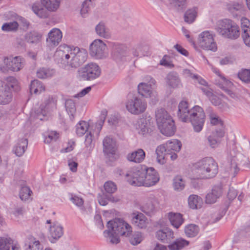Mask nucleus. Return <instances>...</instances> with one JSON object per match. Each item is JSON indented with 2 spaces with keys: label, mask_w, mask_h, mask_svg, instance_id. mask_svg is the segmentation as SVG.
I'll return each instance as SVG.
<instances>
[{
  "label": "nucleus",
  "mask_w": 250,
  "mask_h": 250,
  "mask_svg": "<svg viewBox=\"0 0 250 250\" xmlns=\"http://www.w3.org/2000/svg\"><path fill=\"white\" fill-rule=\"evenodd\" d=\"M206 62L212 71L216 74L218 77L216 81V84L218 85L220 88L226 92L230 97L234 98L235 95L233 92L234 88L233 83L222 76L219 69L214 67L207 60H206Z\"/></svg>",
  "instance_id": "18"
},
{
  "label": "nucleus",
  "mask_w": 250,
  "mask_h": 250,
  "mask_svg": "<svg viewBox=\"0 0 250 250\" xmlns=\"http://www.w3.org/2000/svg\"><path fill=\"white\" fill-rule=\"evenodd\" d=\"M242 37L245 45L250 47V30L242 32Z\"/></svg>",
  "instance_id": "62"
},
{
  "label": "nucleus",
  "mask_w": 250,
  "mask_h": 250,
  "mask_svg": "<svg viewBox=\"0 0 250 250\" xmlns=\"http://www.w3.org/2000/svg\"><path fill=\"white\" fill-rule=\"evenodd\" d=\"M155 236L157 239L164 243L168 242L174 237L173 231L168 227L157 230Z\"/></svg>",
  "instance_id": "27"
},
{
  "label": "nucleus",
  "mask_w": 250,
  "mask_h": 250,
  "mask_svg": "<svg viewBox=\"0 0 250 250\" xmlns=\"http://www.w3.org/2000/svg\"><path fill=\"white\" fill-rule=\"evenodd\" d=\"M198 8L197 7L188 9L185 13V21L188 23H192L194 22L198 16Z\"/></svg>",
  "instance_id": "36"
},
{
  "label": "nucleus",
  "mask_w": 250,
  "mask_h": 250,
  "mask_svg": "<svg viewBox=\"0 0 250 250\" xmlns=\"http://www.w3.org/2000/svg\"><path fill=\"white\" fill-rule=\"evenodd\" d=\"M78 74L84 80H93L100 76L101 69L97 63L90 62L81 68L78 71Z\"/></svg>",
  "instance_id": "17"
},
{
  "label": "nucleus",
  "mask_w": 250,
  "mask_h": 250,
  "mask_svg": "<svg viewBox=\"0 0 250 250\" xmlns=\"http://www.w3.org/2000/svg\"><path fill=\"white\" fill-rule=\"evenodd\" d=\"M7 84L0 81V104H7L11 102L12 95L10 88L13 87L17 83L16 79L13 77L7 79Z\"/></svg>",
  "instance_id": "16"
},
{
  "label": "nucleus",
  "mask_w": 250,
  "mask_h": 250,
  "mask_svg": "<svg viewBox=\"0 0 250 250\" xmlns=\"http://www.w3.org/2000/svg\"><path fill=\"white\" fill-rule=\"evenodd\" d=\"M89 124L85 121H80L75 126V132L77 136L82 137L88 131Z\"/></svg>",
  "instance_id": "38"
},
{
  "label": "nucleus",
  "mask_w": 250,
  "mask_h": 250,
  "mask_svg": "<svg viewBox=\"0 0 250 250\" xmlns=\"http://www.w3.org/2000/svg\"><path fill=\"white\" fill-rule=\"evenodd\" d=\"M97 34L103 38L108 39L110 34L108 29L105 27V24L103 22H99L95 27Z\"/></svg>",
  "instance_id": "42"
},
{
  "label": "nucleus",
  "mask_w": 250,
  "mask_h": 250,
  "mask_svg": "<svg viewBox=\"0 0 250 250\" xmlns=\"http://www.w3.org/2000/svg\"><path fill=\"white\" fill-rule=\"evenodd\" d=\"M221 194L222 190L220 188L216 187L213 188L211 191L208 193L206 196V203L210 204L214 203Z\"/></svg>",
  "instance_id": "35"
},
{
  "label": "nucleus",
  "mask_w": 250,
  "mask_h": 250,
  "mask_svg": "<svg viewBox=\"0 0 250 250\" xmlns=\"http://www.w3.org/2000/svg\"><path fill=\"white\" fill-rule=\"evenodd\" d=\"M155 83V80L151 77H146L145 81L140 83L138 85L139 93L146 98H149L151 100H156L157 97V93L153 88Z\"/></svg>",
  "instance_id": "15"
},
{
  "label": "nucleus",
  "mask_w": 250,
  "mask_h": 250,
  "mask_svg": "<svg viewBox=\"0 0 250 250\" xmlns=\"http://www.w3.org/2000/svg\"><path fill=\"white\" fill-rule=\"evenodd\" d=\"M204 94L209 98L212 104L215 105H218L221 103L220 98L217 97L212 92V90L208 86L205 85L201 88Z\"/></svg>",
  "instance_id": "37"
},
{
  "label": "nucleus",
  "mask_w": 250,
  "mask_h": 250,
  "mask_svg": "<svg viewBox=\"0 0 250 250\" xmlns=\"http://www.w3.org/2000/svg\"><path fill=\"white\" fill-rule=\"evenodd\" d=\"M155 199L156 197L154 195H150L146 202L142 206V211L148 215L153 213L155 210V207L152 203L156 202Z\"/></svg>",
  "instance_id": "32"
},
{
  "label": "nucleus",
  "mask_w": 250,
  "mask_h": 250,
  "mask_svg": "<svg viewBox=\"0 0 250 250\" xmlns=\"http://www.w3.org/2000/svg\"><path fill=\"white\" fill-rule=\"evenodd\" d=\"M104 188L105 192L109 194L114 193L117 189L116 185L111 181L106 182L104 184Z\"/></svg>",
  "instance_id": "56"
},
{
  "label": "nucleus",
  "mask_w": 250,
  "mask_h": 250,
  "mask_svg": "<svg viewBox=\"0 0 250 250\" xmlns=\"http://www.w3.org/2000/svg\"><path fill=\"white\" fill-rule=\"evenodd\" d=\"M156 125L160 132L164 136L171 137L176 131L174 121L164 109H158L155 112Z\"/></svg>",
  "instance_id": "5"
},
{
  "label": "nucleus",
  "mask_w": 250,
  "mask_h": 250,
  "mask_svg": "<svg viewBox=\"0 0 250 250\" xmlns=\"http://www.w3.org/2000/svg\"><path fill=\"white\" fill-rule=\"evenodd\" d=\"M239 79L244 82L250 81V70L248 69L242 70L238 73Z\"/></svg>",
  "instance_id": "59"
},
{
  "label": "nucleus",
  "mask_w": 250,
  "mask_h": 250,
  "mask_svg": "<svg viewBox=\"0 0 250 250\" xmlns=\"http://www.w3.org/2000/svg\"><path fill=\"white\" fill-rule=\"evenodd\" d=\"M84 144L85 146L90 149L94 146V138L92 136V132L89 130L85 137Z\"/></svg>",
  "instance_id": "58"
},
{
  "label": "nucleus",
  "mask_w": 250,
  "mask_h": 250,
  "mask_svg": "<svg viewBox=\"0 0 250 250\" xmlns=\"http://www.w3.org/2000/svg\"><path fill=\"white\" fill-rule=\"evenodd\" d=\"M126 110L131 114L139 115L145 112L147 108L146 102L142 98L134 96L129 98L125 103Z\"/></svg>",
  "instance_id": "9"
},
{
  "label": "nucleus",
  "mask_w": 250,
  "mask_h": 250,
  "mask_svg": "<svg viewBox=\"0 0 250 250\" xmlns=\"http://www.w3.org/2000/svg\"><path fill=\"white\" fill-rule=\"evenodd\" d=\"M192 44L194 48L198 51L204 50L215 52L217 49L214 36L208 31H205L201 33L196 40L192 42Z\"/></svg>",
  "instance_id": "7"
},
{
  "label": "nucleus",
  "mask_w": 250,
  "mask_h": 250,
  "mask_svg": "<svg viewBox=\"0 0 250 250\" xmlns=\"http://www.w3.org/2000/svg\"><path fill=\"white\" fill-rule=\"evenodd\" d=\"M28 145V141L26 139L21 138L17 141L13 148V152L18 157L23 155Z\"/></svg>",
  "instance_id": "29"
},
{
  "label": "nucleus",
  "mask_w": 250,
  "mask_h": 250,
  "mask_svg": "<svg viewBox=\"0 0 250 250\" xmlns=\"http://www.w3.org/2000/svg\"><path fill=\"white\" fill-rule=\"evenodd\" d=\"M65 108L71 119H73L76 115V109L75 104L72 100H67L65 102Z\"/></svg>",
  "instance_id": "49"
},
{
  "label": "nucleus",
  "mask_w": 250,
  "mask_h": 250,
  "mask_svg": "<svg viewBox=\"0 0 250 250\" xmlns=\"http://www.w3.org/2000/svg\"><path fill=\"white\" fill-rule=\"evenodd\" d=\"M106 44L101 39L94 40L89 45L90 56L95 60H103L108 56Z\"/></svg>",
  "instance_id": "12"
},
{
  "label": "nucleus",
  "mask_w": 250,
  "mask_h": 250,
  "mask_svg": "<svg viewBox=\"0 0 250 250\" xmlns=\"http://www.w3.org/2000/svg\"><path fill=\"white\" fill-rule=\"evenodd\" d=\"M172 185L174 190L181 191L185 188L186 182L182 176L178 175L174 178Z\"/></svg>",
  "instance_id": "47"
},
{
  "label": "nucleus",
  "mask_w": 250,
  "mask_h": 250,
  "mask_svg": "<svg viewBox=\"0 0 250 250\" xmlns=\"http://www.w3.org/2000/svg\"><path fill=\"white\" fill-rule=\"evenodd\" d=\"M168 220L171 225L175 229H178L184 223V219L182 214L176 212H168L165 215V218L160 219L158 224L162 227L167 224V221Z\"/></svg>",
  "instance_id": "20"
},
{
  "label": "nucleus",
  "mask_w": 250,
  "mask_h": 250,
  "mask_svg": "<svg viewBox=\"0 0 250 250\" xmlns=\"http://www.w3.org/2000/svg\"><path fill=\"white\" fill-rule=\"evenodd\" d=\"M25 38L28 42L37 43L41 41L42 35L36 32H31L27 34Z\"/></svg>",
  "instance_id": "52"
},
{
  "label": "nucleus",
  "mask_w": 250,
  "mask_h": 250,
  "mask_svg": "<svg viewBox=\"0 0 250 250\" xmlns=\"http://www.w3.org/2000/svg\"><path fill=\"white\" fill-rule=\"evenodd\" d=\"M6 18L7 19H14L15 21L4 23L1 27V29L4 31H16L19 25L24 21V19L13 12H8Z\"/></svg>",
  "instance_id": "22"
},
{
  "label": "nucleus",
  "mask_w": 250,
  "mask_h": 250,
  "mask_svg": "<svg viewBox=\"0 0 250 250\" xmlns=\"http://www.w3.org/2000/svg\"><path fill=\"white\" fill-rule=\"evenodd\" d=\"M43 138L44 143L50 144L53 142L57 141L60 137L59 132L55 130H48L43 133Z\"/></svg>",
  "instance_id": "33"
},
{
  "label": "nucleus",
  "mask_w": 250,
  "mask_h": 250,
  "mask_svg": "<svg viewBox=\"0 0 250 250\" xmlns=\"http://www.w3.org/2000/svg\"><path fill=\"white\" fill-rule=\"evenodd\" d=\"M45 227L47 230V238L51 243H56L64 234L63 227L59 222L47 220Z\"/></svg>",
  "instance_id": "11"
},
{
  "label": "nucleus",
  "mask_w": 250,
  "mask_h": 250,
  "mask_svg": "<svg viewBox=\"0 0 250 250\" xmlns=\"http://www.w3.org/2000/svg\"><path fill=\"white\" fill-rule=\"evenodd\" d=\"M227 9L231 13L241 11L243 9L244 6L242 2L233 1L227 4Z\"/></svg>",
  "instance_id": "50"
},
{
  "label": "nucleus",
  "mask_w": 250,
  "mask_h": 250,
  "mask_svg": "<svg viewBox=\"0 0 250 250\" xmlns=\"http://www.w3.org/2000/svg\"><path fill=\"white\" fill-rule=\"evenodd\" d=\"M188 205L190 208L197 209L200 208L203 204L202 198L197 195H190L188 199Z\"/></svg>",
  "instance_id": "31"
},
{
  "label": "nucleus",
  "mask_w": 250,
  "mask_h": 250,
  "mask_svg": "<svg viewBox=\"0 0 250 250\" xmlns=\"http://www.w3.org/2000/svg\"><path fill=\"white\" fill-rule=\"evenodd\" d=\"M217 33L224 38L235 40L240 35L239 26L229 19H223L217 21L215 27Z\"/></svg>",
  "instance_id": "6"
},
{
  "label": "nucleus",
  "mask_w": 250,
  "mask_h": 250,
  "mask_svg": "<svg viewBox=\"0 0 250 250\" xmlns=\"http://www.w3.org/2000/svg\"><path fill=\"white\" fill-rule=\"evenodd\" d=\"M109 201L111 202H117V199H115V197L110 196L108 198L104 194L99 195L98 196V201L101 206H105L108 204Z\"/></svg>",
  "instance_id": "55"
},
{
  "label": "nucleus",
  "mask_w": 250,
  "mask_h": 250,
  "mask_svg": "<svg viewBox=\"0 0 250 250\" xmlns=\"http://www.w3.org/2000/svg\"><path fill=\"white\" fill-rule=\"evenodd\" d=\"M107 229L104 231V236L112 244L120 241V236L129 237L132 233V227L122 219L115 218L107 222Z\"/></svg>",
  "instance_id": "3"
},
{
  "label": "nucleus",
  "mask_w": 250,
  "mask_h": 250,
  "mask_svg": "<svg viewBox=\"0 0 250 250\" xmlns=\"http://www.w3.org/2000/svg\"><path fill=\"white\" fill-rule=\"evenodd\" d=\"M51 104L49 103L46 104L45 106L42 105L40 110H37V112L35 111L31 113V116L36 118L37 119L39 120H44V117L46 114V112L49 110Z\"/></svg>",
  "instance_id": "41"
},
{
  "label": "nucleus",
  "mask_w": 250,
  "mask_h": 250,
  "mask_svg": "<svg viewBox=\"0 0 250 250\" xmlns=\"http://www.w3.org/2000/svg\"><path fill=\"white\" fill-rule=\"evenodd\" d=\"M155 155L156 161L158 164L164 165L167 163V150L164 145L161 144L156 147Z\"/></svg>",
  "instance_id": "28"
},
{
  "label": "nucleus",
  "mask_w": 250,
  "mask_h": 250,
  "mask_svg": "<svg viewBox=\"0 0 250 250\" xmlns=\"http://www.w3.org/2000/svg\"><path fill=\"white\" fill-rule=\"evenodd\" d=\"M163 144L166 148L167 154L169 156L170 160L176 161L178 158V154L182 149L181 141L177 139H171Z\"/></svg>",
  "instance_id": "19"
},
{
  "label": "nucleus",
  "mask_w": 250,
  "mask_h": 250,
  "mask_svg": "<svg viewBox=\"0 0 250 250\" xmlns=\"http://www.w3.org/2000/svg\"><path fill=\"white\" fill-rule=\"evenodd\" d=\"M200 229L195 224H190L186 225L184 228V232L188 237L193 238L196 237L199 233Z\"/></svg>",
  "instance_id": "39"
},
{
  "label": "nucleus",
  "mask_w": 250,
  "mask_h": 250,
  "mask_svg": "<svg viewBox=\"0 0 250 250\" xmlns=\"http://www.w3.org/2000/svg\"><path fill=\"white\" fill-rule=\"evenodd\" d=\"M241 28L242 32H244L245 30H250V21L246 17H242L240 20Z\"/></svg>",
  "instance_id": "60"
},
{
  "label": "nucleus",
  "mask_w": 250,
  "mask_h": 250,
  "mask_svg": "<svg viewBox=\"0 0 250 250\" xmlns=\"http://www.w3.org/2000/svg\"><path fill=\"white\" fill-rule=\"evenodd\" d=\"M189 244V242L188 241L184 238H180L176 239L174 241L170 243L167 247L169 250H180L188 246Z\"/></svg>",
  "instance_id": "34"
},
{
  "label": "nucleus",
  "mask_w": 250,
  "mask_h": 250,
  "mask_svg": "<svg viewBox=\"0 0 250 250\" xmlns=\"http://www.w3.org/2000/svg\"><path fill=\"white\" fill-rule=\"evenodd\" d=\"M167 248L166 246L155 243L152 244L147 250H167Z\"/></svg>",
  "instance_id": "64"
},
{
  "label": "nucleus",
  "mask_w": 250,
  "mask_h": 250,
  "mask_svg": "<svg viewBox=\"0 0 250 250\" xmlns=\"http://www.w3.org/2000/svg\"><path fill=\"white\" fill-rule=\"evenodd\" d=\"M135 127L138 135L143 137L152 135L155 130L153 120L150 117L140 119L135 124Z\"/></svg>",
  "instance_id": "13"
},
{
  "label": "nucleus",
  "mask_w": 250,
  "mask_h": 250,
  "mask_svg": "<svg viewBox=\"0 0 250 250\" xmlns=\"http://www.w3.org/2000/svg\"><path fill=\"white\" fill-rule=\"evenodd\" d=\"M25 250H43V247L40 241L33 237L28 238Z\"/></svg>",
  "instance_id": "40"
},
{
  "label": "nucleus",
  "mask_w": 250,
  "mask_h": 250,
  "mask_svg": "<svg viewBox=\"0 0 250 250\" xmlns=\"http://www.w3.org/2000/svg\"><path fill=\"white\" fill-rule=\"evenodd\" d=\"M188 122H190L196 132H200L203 128L205 120V114L202 108L195 105L190 109Z\"/></svg>",
  "instance_id": "14"
},
{
  "label": "nucleus",
  "mask_w": 250,
  "mask_h": 250,
  "mask_svg": "<svg viewBox=\"0 0 250 250\" xmlns=\"http://www.w3.org/2000/svg\"><path fill=\"white\" fill-rule=\"evenodd\" d=\"M62 38V33L58 28H54L48 33L46 38L47 49L51 50L57 46L61 42Z\"/></svg>",
  "instance_id": "21"
},
{
  "label": "nucleus",
  "mask_w": 250,
  "mask_h": 250,
  "mask_svg": "<svg viewBox=\"0 0 250 250\" xmlns=\"http://www.w3.org/2000/svg\"><path fill=\"white\" fill-rule=\"evenodd\" d=\"M93 0H85L82 4L80 10V15L83 18H87L89 14L90 9L92 7Z\"/></svg>",
  "instance_id": "48"
},
{
  "label": "nucleus",
  "mask_w": 250,
  "mask_h": 250,
  "mask_svg": "<svg viewBox=\"0 0 250 250\" xmlns=\"http://www.w3.org/2000/svg\"><path fill=\"white\" fill-rule=\"evenodd\" d=\"M103 151L105 155L110 157L115 154L117 150L116 141L112 138L106 137L103 142Z\"/></svg>",
  "instance_id": "24"
},
{
  "label": "nucleus",
  "mask_w": 250,
  "mask_h": 250,
  "mask_svg": "<svg viewBox=\"0 0 250 250\" xmlns=\"http://www.w3.org/2000/svg\"><path fill=\"white\" fill-rule=\"evenodd\" d=\"M55 72L54 69L41 68L38 70L37 76L41 79H45L53 76Z\"/></svg>",
  "instance_id": "51"
},
{
  "label": "nucleus",
  "mask_w": 250,
  "mask_h": 250,
  "mask_svg": "<svg viewBox=\"0 0 250 250\" xmlns=\"http://www.w3.org/2000/svg\"><path fill=\"white\" fill-rule=\"evenodd\" d=\"M24 59L20 56H10L4 57L0 63V70L3 72L10 70L18 72L22 68Z\"/></svg>",
  "instance_id": "10"
},
{
  "label": "nucleus",
  "mask_w": 250,
  "mask_h": 250,
  "mask_svg": "<svg viewBox=\"0 0 250 250\" xmlns=\"http://www.w3.org/2000/svg\"><path fill=\"white\" fill-rule=\"evenodd\" d=\"M41 3H35L32 7L33 12L39 17H47V11L54 12L59 7L61 0H40Z\"/></svg>",
  "instance_id": "8"
},
{
  "label": "nucleus",
  "mask_w": 250,
  "mask_h": 250,
  "mask_svg": "<svg viewBox=\"0 0 250 250\" xmlns=\"http://www.w3.org/2000/svg\"><path fill=\"white\" fill-rule=\"evenodd\" d=\"M166 85L167 88H175L181 86V82L176 74H168L165 79Z\"/></svg>",
  "instance_id": "30"
},
{
  "label": "nucleus",
  "mask_w": 250,
  "mask_h": 250,
  "mask_svg": "<svg viewBox=\"0 0 250 250\" xmlns=\"http://www.w3.org/2000/svg\"><path fill=\"white\" fill-rule=\"evenodd\" d=\"M146 157V153L142 148L129 152L126 155V159L134 163H141L144 161Z\"/></svg>",
  "instance_id": "26"
},
{
  "label": "nucleus",
  "mask_w": 250,
  "mask_h": 250,
  "mask_svg": "<svg viewBox=\"0 0 250 250\" xmlns=\"http://www.w3.org/2000/svg\"><path fill=\"white\" fill-rule=\"evenodd\" d=\"M45 90L43 84L38 80L33 81L30 85V91L35 94H39Z\"/></svg>",
  "instance_id": "45"
},
{
  "label": "nucleus",
  "mask_w": 250,
  "mask_h": 250,
  "mask_svg": "<svg viewBox=\"0 0 250 250\" xmlns=\"http://www.w3.org/2000/svg\"><path fill=\"white\" fill-rule=\"evenodd\" d=\"M144 237L142 233L137 232L130 238L129 241L131 245L136 246L141 243Z\"/></svg>",
  "instance_id": "57"
},
{
  "label": "nucleus",
  "mask_w": 250,
  "mask_h": 250,
  "mask_svg": "<svg viewBox=\"0 0 250 250\" xmlns=\"http://www.w3.org/2000/svg\"><path fill=\"white\" fill-rule=\"evenodd\" d=\"M13 240L7 236L0 237V250H6L12 244Z\"/></svg>",
  "instance_id": "54"
},
{
  "label": "nucleus",
  "mask_w": 250,
  "mask_h": 250,
  "mask_svg": "<svg viewBox=\"0 0 250 250\" xmlns=\"http://www.w3.org/2000/svg\"><path fill=\"white\" fill-rule=\"evenodd\" d=\"M87 57L85 49L66 44L60 45L54 54L55 62L67 70L80 66L86 61Z\"/></svg>",
  "instance_id": "1"
},
{
  "label": "nucleus",
  "mask_w": 250,
  "mask_h": 250,
  "mask_svg": "<svg viewBox=\"0 0 250 250\" xmlns=\"http://www.w3.org/2000/svg\"><path fill=\"white\" fill-rule=\"evenodd\" d=\"M160 64L166 67L171 68L173 66V64L169 56L165 55L163 57L160 61Z\"/></svg>",
  "instance_id": "61"
},
{
  "label": "nucleus",
  "mask_w": 250,
  "mask_h": 250,
  "mask_svg": "<svg viewBox=\"0 0 250 250\" xmlns=\"http://www.w3.org/2000/svg\"><path fill=\"white\" fill-rule=\"evenodd\" d=\"M224 132L222 131L213 133L208 138L209 146L215 148L218 145L219 139L224 136Z\"/></svg>",
  "instance_id": "46"
},
{
  "label": "nucleus",
  "mask_w": 250,
  "mask_h": 250,
  "mask_svg": "<svg viewBox=\"0 0 250 250\" xmlns=\"http://www.w3.org/2000/svg\"><path fill=\"white\" fill-rule=\"evenodd\" d=\"M131 221L135 226L141 229L146 228L149 224L147 218L143 213L138 211L131 214Z\"/></svg>",
  "instance_id": "23"
},
{
  "label": "nucleus",
  "mask_w": 250,
  "mask_h": 250,
  "mask_svg": "<svg viewBox=\"0 0 250 250\" xmlns=\"http://www.w3.org/2000/svg\"><path fill=\"white\" fill-rule=\"evenodd\" d=\"M190 109L188 103L186 101H181L178 104L177 115L179 118L184 122L189 121Z\"/></svg>",
  "instance_id": "25"
},
{
  "label": "nucleus",
  "mask_w": 250,
  "mask_h": 250,
  "mask_svg": "<svg viewBox=\"0 0 250 250\" xmlns=\"http://www.w3.org/2000/svg\"><path fill=\"white\" fill-rule=\"evenodd\" d=\"M118 48L119 50V52L115 57V60L118 62L125 61L126 58L128 56L127 46L124 44H120L118 45Z\"/></svg>",
  "instance_id": "44"
},
{
  "label": "nucleus",
  "mask_w": 250,
  "mask_h": 250,
  "mask_svg": "<svg viewBox=\"0 0 250 250\" xmlns=\"http://www.w3.org/2000/svg\"><path fill=\"white\" fill-rule=\"evenodd\" d=\"M32 191L27 187H22L20 191V197L22 201H27L31 198Z\"/></svg>",
  "instance_id": "53"
},
{
  "label": "nucleus",
  "mask_w": 250,
  "mask_h": 250,
  "mask_svg": "<svg viewBox=\"0 0 250 250\" xmlns=\"http://www.w3.org/2000/svg\"><path fill=\"white\" fill-rule=\"evenodd\" d=\"M218 169L217 164L214 159L205 158L193 165L189 177L191 180L213 178L218 173Z\"/></svg>",
  "instance_id": "4"
},
{
  "label": "nucleus",
  "mask_w": 250,
  "mask_h": 250,
  "mask_svg": "<svg viewBox=\"0 0 250 250\" xmlns=\"http://www.w3.org/2000/svg\"><path fill=\"white\" fill-rule=\"evenodd\" d=\"M125 178L128 184L136 187H153L160 180L158 171L154 167L145 165L129 168L125 173Z\"/></svg>",
  "instance_id": "2"
},
{
  "label": "nucleus",
  "mask_w": 250,
  "mask_h": 250,
  "mask_svg": "<svg viewBox=\"0 0 250 250\" xmlns=\"http://www.w3.org/2000/svg\"><path fill=\"white\" fill-rule=\"evenodd\" d=\"M94 222L99 229H102L104 228V223L101 215L99 214H95L94 218Z\"/></svg>",
  "instance_id": "63"
},
{
  "label": "nucleus",
  "mask_w": 250,
  "mask_h": 250,
  "mask_svg": "<svg viewBox=\"0 0 250 250\" xmlns=\"http://www.w3.org/2000/svg\"><path fill=\"white\" fill-rule=\"evenodd\" d=\"M184 75L187 77L191 78L195 83H198L203 86H205L207 83L206 82L202 79L200 76L194 74L191 71L188 69H185L183 71Z\"/></svg>",
  "instance_id": "43"
}]
</instances>
